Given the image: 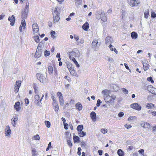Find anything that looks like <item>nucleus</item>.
<instances>
[{
    "label": "nucleus",
    "instance_id": "f257e3e1",
    "mask_svg": "<svg viewBox=\"0 0 156 156\" xmlns=\"http://www.w3.org/2000/svg\"><path fill=\"white\" fill-rule=\"evenodd\" d=\"M36 76L38 80L42 83H44L48 81L47 75L45 76L40 73H37L36 74Z\"/></svg>",
    "mask_w": 156,
    "mask_h": 156
},
{
    "label": "nucleus",
    "instance_id": "f03ea898",
    "mask_svg": "<svg viewBox=\"0 0 156 156\" xmlns=\"http://www.w3.org/2000/svg\"><path fill=\"white\" fill-rule=\"evenodd\" d=\"M52 13L54 20L53 22L54 23H55L58 21L60 19V13L57 10V8H55L54 11L52 12Z\"/></svg>",
    "mask_w": 156,
    "mask_h": 156
},
{
    "label": "nucleus",
    "instance_id": "7ed1b4c3",
    "mask_svg": "<svg viewBox=\"0 0 156 156\" xmlns=\"http://www.w3.org/2000/svg\"><path fill=\"white\" fill-rule=\"evenodd\" d=\"M44 97V95L43 94L41 97L40 98L39 94H36L34 96V103L37 106H40V103L42 104L41 102L43 98Z\"/></svg>",
    "mask_w": 156,
    "mask_h": 156
},
{
    "label": "nucleus",
    "instance_id": "20e7f679",
    "mask_svg": "<svg viewBox=\"0 0 156 156\" xmlns=\"http://www.w3.org/2000/svg\"><path fill=\"white\" fill-rule=\"evenodd\" d=\"M26 4L24 11L22 12L21 16L22 19H24L27 17L28 13L29 3L27 2Z\"/></svg>",
    "mask_w": 156,
    "mask_h": 156
},
{
    "label": "nucleus",
    "instance_id": "39448f33",
    "mask_svg": "<svg viewBox=\"0 0 156 156\" xmlns=\"http://www.w3.org/2000/svg\"><path fill=\"white\" fill-rule=\"evenodd\" d=\"M80 56V53L77 49H74L72 51L69 53V57L71 56L79 57Z\"/></svg>",
    "mask_w": 156,
    "mask_h": 156
},
{
    "label": "nucleus",
    "instance_id": "423d86ee",
    "mask_svg": "<svg viewBox=\"0 0 156 156\" xmlns=\"http://www.w3.org/2000/svg\"><path fill=\"white\" fill-rule=\"evenodd\" d=\"M5 133L6 136L8 137H11V130L10 129V127L9 125H7L5 126Z\"/></svg>",
    "mask_w": 156,
    "mask_h": 156
},
{
    "label": "nucleus",
    "instance_id": "0eeeda50",
    "mask_svg": "<svg viewBox=\"0 0 156 156\" xmlns=\"http://www.w3.org/2000/svg\"><path fill=\"white\" fill-rule=\"evenodd\" d=\"M130 107L132 108L139 111L141 109V106L137 103H135L130 105Z\"/></svg>",
    "mask_w": 156,
    "mask_h": 156
},
{
    "label": "nucleus",
    "instance_id": "6e6552de",
    "mask_svg": "<svg viewBox=\"0 0 156 156\" xmlns=\"http://www.w3.org/2000/svg\"><path fill=\"white\" fill-rule=\"evenodd\" d=\"M129 4L131 6H136L140 3L139 1L136 0H127Z\"/></svg>",
    "mask_w": 156,
    "mask_h": 156
},
{
    "label": "nucleus",
    "instance_id": "1a4fd4ad",
    "mask_svg": "<svg viewBox=\"0 0 156 156\" xmlns=\"http://www.w3.org/2000/svg\"><path fill=\"white\" fill-rule=\"evenodd\" d=\"M104 15V12L103 11L99 10L97 11L95 13V17L97 19H101L102 15Z\"/></svg>",
    "mask_w": 156,
    "mask_h": 156
},
{
    "label": "nucleus",
    "instance_id": "9d476101",
    "mask_svg": "<svg viewBox=\"0 0 156 156\" xmlns=\"http://www.w3.org/2000/svg\"><path fill=\"white\" fill-rule=\"evenodd\" d=\"M33 32L34 34L38 32L39 31V28L37 24L36 23H34L32 25Z\"/></svg>",
    "mask_w": 156,
    "mask_h": 156
},
{
    "label": "nucleus",
    "instance_id": "9b49d317",
    "mask_svg": "<svg viewBox=\"0 0 156 156\" xmlns=\"http://www.w3.org/2000/svg\"><path fill=\"white\" fill-rule=\"evenodd\" d=\"M21 84V81H16V84L15 85L14 87V91L15 93H17L19 90L20 87V86Z\"/></svg>",
    "mask_w": 156,
    "mask_h": 156
},
{
    "label": "nucleus",
    "instance_id": "f8f14e48",
    "mask_svg": "<svg viewBox=\"0 0 156 156\" xmlns=\"http://www.w3.org/2000/svg\"><path fill=\"white\" fill-rule=\"evenodd\" d=\"M8 20L10 22V24L12 26H13L15 22V18L13 15L11 16H9Z\"/></svg>",
    "mask_w": 156,
    "mask_h": 156
},
{
    "label": "nucleus",
    "instance_id": "ddd939ff",
    "mask_svg": "<svg viewBox=\"0 0 156 156\" xmlns=\"http://www.w3.org/2000/svg\"><path fill=\"white\" fill-rule=\"evenodd\" d=\"M18 120L17 116L16 115L11 119V124L14 127H15L16 125V122Z\"/></svg>",
    "mask_w": 156,
    "mask_h": 156
},
{
    "label": "nucleus",
    "instance_id": "4468645a",
    "mask_svg": "<svg viewBox=\"0 0 156 156\" xmlns=\"http://www.w3.org/2000/svg\"><path fill=\"white\" fill-rule=\"evenodd\" d=\"M140 124L142 127L147 129H148L150 127V125L149 123L145 122H141Z\"/></svg>",
    "mask_w": 156,
    "mask_h": 156
},
{
    "label": "nucleus",
    "instance_id": "2eb2a0df",
    "mask_svg": "<svg viewBox=\"0 0 156 156\" xmlns=\"http://www.w3.org/2000/svg\"><path fill=\"white\" fill-rule=\"evenodd\" d=\"M113 42V38L111 37H106L105 38V43L107 45H110Z\"/></svg>",
    "mask_w": 156,
    "mask_h": 156
},
{
    "label": "nucleus",
    "instance_id": "dca6fc26",
    "mask_svg": "<svg viewBox=\"0 0 156 156\" xmlns=\"http://www.w3.org/2000/svg\"><path fill=\"white\" fill-rule=\"evenodd\" d=\"M14 107L16 111H19L21 109L20 103L19 101L16 102L14 105Z\"/></svg>",
    "mask_w": 156,
    "mask_h": 156
},
{
    "label": "nucleus",
    "instance_id": "f3484780",
    "mask_svg": "<svg viewBox=\"0 0 156 156\" xmlns=\"http://www.w3.org/2000/svg\"><path fill=\"white\" fill-rule=\"evenodd\" d=\"M90 116L91 119L95 121L96 119V113L94 112H92L90 113Z\"/></svg>",
    "mask_w": 156,
    "mask_h": 156
},
{
    "label": "nucleus",
    "instance_id": "a211bd4d",
    "mask_svg": "<svg viewBox=\"0 0 156 156\" xmlns=\"http://www.w3.org/2000/svg\"><path fill=\"white\" fill-rule=\"evenodd\" d=\"M41 50H39L38 49H37L34 55L35 58H38L41 56Z\"/></svg>",
    "mask_w": 156,
    "mask_h": 156
},
{
    "label": "nucleus",
    "instance_id": "6ab92c4d",
    "mask_svg": "<svg viewBox=\"0 0 156 156\" xmlns=\"http://www.w3.org/2000/svg\"><path fill=\"white\" fill-rule=\"evenodd\" d=\"M89 28V23L87 22L83 24L82 26V28L85 30L87 31Z\"/></svg>",
    "mask_w": 156,
    "mask_h": 156
},
{
    "label": "nucleus",
    "instance_id": "aec40b11",
    "mask_svg": "<svg viewBox=\"0 0 156 156\" xmlns=\"http://www.w3.org/2000/svg\"><path fill=\"white\" fill-rule=\"evenodd\" d=\"M70 59L74 62L77 67H80V65L78 63L76 59L74 58V57L71 56L70 57Z\"/></svg>",
    "mask_w": 156,
    "mask_h": 156
},
{
    "label": "nucleus",
    "instance_id": "412c9836",
    "mask_svg": "<svg viewBox=\"0 0 156 156\" xmlns=\"http://www.w3.org/2000/svg\"><path fill=\"white\" fill-rule=\"evenodd\" d=\"M104 99L106 102L110 103H112V100H111L110 96L109 95L106 96L104 98Z\"/></svg>",
    "mask_w": 156,
    "mask_h": 156
},
{
    "label": "nucleus",
    "instance_id": "4be33fe9",
    "mask_svg": "<svg viewBox=\"0 0 156 156\" xmlns=\"http://www.w3.org/2000/svg\"><path fill=\"white\" fill-rule=\"evenodd\" d=\"M32 156H37V154L38 152L36 149L33 147L31 148Z\"/></svg>",
    "mask_w": 156,
    "mask_h": 156
},
{
    "label": "nucleus",
    "instance_id": "5701e85b",
    "mask_svg": "<svg viewBox=\"0 0 156 156\" xmlns=\"http://www.w3.org/2000/svg\"><path fill=\"white\" fill-rule=\"evenodd\" d=\"M109 90L107 89L104 90L102 91V93L103 94L104 98L106 96H108L109 95Z\"/></svg>",
    "mask_w": 156,
    "mask_h": 156
},
{
    "label": "nucleus",
    "instance_id": "b1692460",
    "mask_svg": "<svg viewBox=\"0 0 156 156\" xmlns=\"http://www.w3.org/2000/svg\"><path fill=\"white\" fill-rule=\"evenodd\" d=\"M53 108L55 111L58 112L59 110V107L57 102L53 103Z\"/></svg>",
    "mask_w": 156,
    "mask_h": 156
},
{
    "label": "nucleus",
    "instance_id": "393cba45",
    "mask_svg": "<svg viewBox=\"0 0 156 156\" xmlns=\"http://www.w3.org/2000/svg\"><path fill=\"white\" fill-rule=\"evenodd\" d=\"M100 44V43L98 42L97 40H95L93 41L92 43V45L93 47H96L97 46H99Z\"/></svg>",
    "mask_w": 156,
    "mask_h": 156
},
{
    "label": "nucleus",
    "instance_id": "a878e982",
    "mask_svg": "<svg viewBox=\"0 0 156 156\" xmlns=\"http://www.w3.org/2000/svg\"><path fill=\"white\" fill-rule=\"evenodd\" d=\"M75 106L76 108L79 111L81 110L82 109V105L80 103L76 104Z\"/></svg>",
    "mask_w": 156,
    "mask_h": 156
},
{
    "label": "nucleus",
    "instance_id": "bb28decb",
    "mask_svg": "<svg viewBox=\"0 0 156 156\" xmlns=\"http://www.w3.org/2000/svg\"><path fill=\"white\" fill-rule=\"evenodd\" d=\"M142 64L143 65V68L144 70L145 71L147 70L149 68V65L144 62H143Z\"/></svg>",
    "mask_w": 156,
    "mask_h": 156
},
{
    "label": "nucleus",
    "instance_id": "cd10ccee",
    "mask_svg": "<svg viewBox=\"0 0 156 156\" xmlns=\"http://www.w3.org/2000/svg\"><path fill=\"white\" fill-rule=\"evenodd\" d=\"M48 73L49 74H52L53 72V68L52 66H49L48 67Z\"/></svg>",
    "mask_w": 156,
    "mask_h": 156
},
{
    "label": "nucleus",
    "instance_id": "c85d7f7f",
    "mask_svg": "<svg viewBox=\"0 0 156 156\" xmlns=\"http://www.w3.org/2000/svg\"><path fill=\"white\" fill-rule=\"evenodd\" d=\"M131 37L133 39H136L137 37V34L135 32H133L131 34Z\"/></svg>",
    "mask_w": 156,
    "mask_h": 156
},
{
    "label": "nucleus",
    "instance_id": "c756f323",
    "mask_svg": "<svg viewBox=\"0 0 156 156\" xmlns=\"http://www.w3.org/2000/svg\"><path fill=\"white\" fill-rule=\"evenodd\" d=\"M59 101L60 105L62 106H63L64 105V100L63 97L59 98Z\"/></svg>",
    "mask_w": 156,
    "mask_h": 156
},
{
    "label": "nucleus",
    "instance_id": "7c9ffc66",
    "mask_svg": "<svg viewBox=\"0 0 156 156\" xmlns=\"http://www.w3.org/2000/svg\"><path fill=\"white\" fill-rule=\"evenodd\" d=\"M101 20L103 22H105L107 20V18L105 15V14L104 13V15H102L101 18Z\"/></svg>",
    "mask_w": 156,
    "mask_h": 156
},
{
    "label": "nucleus",
    "instance_id": "2f4dec72",
    "mask_svg": "<svg viewBox=\"0 0 156 156\" xmlns=\"http://www.w3.org/2000/svg\"><path fill=\"white\" fill-rule=\"evenodd\" d=\"M117 153L119 156H123L124 155L122 151L120 149L118 150Z\"/></svg>",
    "mask_w": 156,
    "mask_h": 156
},
{
    "label": "nucleus",
    "instance_id": "473e14b6",
    "mask_svg": "<svg viewBox=\"0 0 156 156\" xmlns=\"http://www.w3.org/2000/svg\"><path fill=\"white\" fill-rule=\"evenodd\" d=\"M154 106V105L151 103H148L146 105V107L148 108H152Z\"/></svg>",
    "mask_w": 156,
    "mask_h": 156
},
{
    "label": "nucleus",
    "instance_id": "72a5a7b5",
    "mask_svg": "<svg viewBox=\"0 0 156 156\" xmlns=\"http://www.w3.org/2000/svg\"><path fill=\"white\" fill-rule=\"evenodd\" d=\"M79 135L80 136L82 137L86 135V133L85 132H84L82 131H80L78 133Z\"/></svg>",
    "mask_w": 156,
    "mask_h": 156
},
{
    "label": "nucleus",
    "instance_id": "f704fd0d",
    "mask_svg": "<svg viewBox=\"0 0 156 156\" xmlns=\"http://www.w3.org/2000/svg\"><path fill=\"white\" fill-rule=\"evenodd\" d=\"M21 26L23 27V29H25L26 26V23L24 19H23L21 21Z\"/></svg>",
    "mask_w": 156,
    "mask_h": 156
},
{
    "label": "nucleus",
    "instance_id": "c9c22d12",
    "mask_svg": "<svg viewBox=\"0 0 156 156\" xmlns=\"http://www.w3.org/2000/svg\"><path fill=\"white\" fill-rule=\"evenodd\" d=\"M34 40L37 43L40 42V39L38 36H35L33 37Z\"/></svg>",
    "mask_w": 156,
    "mask_h": 156
},
{
    "label": "nucleus",
    "instance_id": "e433bc0d",
    "mask_svg": "<svg viewBox=\"0 0 156 156\" xmlns=\"http://www.w3.org/2000/svg\"><path fill=\"white\" fill-rule=\"evenodd\" d=\"M83 129V126L82 125H79L77 128V130L79 132L82 131Z\"/></svg>",
    "mask_w": 156,
    "mask_h": 156
},
{
    "label": "nucleus",
    "instance_id": "4c0bfd02",
    "mask_svg": "<svg viewBox=\"0 0 156 156\" xmlns=\"http://www.w3.org/2000/svg\"><path fill=\"white\" fill-rule=\"evenodd\" d=\"M55 31L51 30L50 33V34L51 35V37L54 39L56 38V37L55 36Z\"/></svg>",
    "mask_w": 156,
    "mask_h": 156
},
{
    "label": "nucleus",
    "instance_id": "58836bf2",
    "mask_svg": "<svg viewBox=\"0 0 156 156\" xmlns=\"http://www.w3.org/2000/svg\"><path fill=\"white\" fill-rule=\"evenodd\" d=\"M73 139L74 142V143H76V142H78V141H79V137L78 136H73Z\"/></svg>",
    "mask_w": 156,
    "mask_h": 156
},
{
    "label": "nucleus",
    "instance_id": "ea45409f",
    "mask_svg": "<svg viewBox=\"0 0 156 156\" xmlns=\"http://www.w3.org/2000/svg\"><path fill=\"white\" fill-rule=\"evenodd\" d=\"M82 0H76L75 5L76 6H78L81 4Z\"/></svg>",
    "mask_w": 156,
    "mask_h": 156
},
{
    "label": "nucleus",
    "instance_id": "a19ab883",
    "mask_svg": "<svg viewBox=\"0 0 156 156\" xmlns=\"http://www.w3.org/2000/svg\"><path fill=\"white\" fill-rule=\"evenodd\" d=\"M40 139L39 136L38 134H37L32 137V139L35 140H38Z\"/></svg>",
    "mask_w": 156,
    "mask_h": 156
},
{
    "label": "nucleus",
    "instance_id": "79ce46f5",
    "mask_svg": "<svg viewBox=\"0 0 156 156\" xmlns=\"http://www.w3.org/2000/svg\"><path fill=\"white\" fill-rule=\"evenodd\" d=\"M44 123L45 125L48 128H50V127L51 123L49 121H45Z\"/></svg>",
    "mask_w": 156,
    "mask_h": 156
},
{
    "label": "nucleus",
    "instance_id": "37998d69",
    "mask_svg": "<svg viewBox=\"0 0 156 156\" xmlns=\"http://www.w3.org/2000/svg\"><path fill=\"white\" fill-rule=\"evenodd\" d=\"M105 59L108 60V62H112L113 61V59L112 58H110L108 56H106L105 57Z\"/></svg>",
    "mask_w": 156,
    "mask_h": 156
},
{
    "label": "nucleus",
    "instance_id": "c03bdc74",
    "mask_svg": "<svg viewBox=\"0 0 156 156\" xmlns=\"http://www.w3.org/2000/svg\"><path fill=\"white\" fill-rule=\"evenodd\" d=\"M112 87H113V90L115 91H117L118 90V87L115 84H113L112 85Z\"/></svg>",
    "mask_w": 156,
    "mask_h": 156
},
{
    "label": "nucleus",
    "instance_id": "a18cd8bd",
    "mask_svg": "<svg viewBox=\"0 0 156 156\" xmlns=\"http://www.w3.org/2000/svg\"><path fill=\"white\" fill-rule=\"evenodd\" d=\"M144 17L146 18H148V15H149V11L148 10H146L145 11L144 13Z\"/></svg>",
    "mask_w": 156,
    "mask_h": 156
},
{
    "label": "nucleus",
    "instance_id": "49530a36",
    "mask_svg": "<svg viewBox=\"0 0 156 156\" xmlns=\"http://www.w3.org/2000/svg\"><path fill=\"white\" fill-rule=\"evenodd\" d=\"M50 51H48L47 50L45 51L44 52V55L46 57L50 55Z\"/></svg>",
    "mask_w": 156,
    "mask_h": 156
},
{
    "label": "nucleus",
    "instance_id": "de8ad7c7",
    "mask_svg": "<svg viewBox=\"0 0 156 156\" xmlns=\"http://www.w3.org/2000/svg\"><path fill=\"white\" fill-rule=\"evenodd\" d=\"M101 131L103 134H105L107 132L108 130L106 129H101Z\"/></svg>",
    "mask_w": 156,
    "mask_h": 156
},
{
    "label": "nucleus",
    "instance_id": "09e8293b",
    "mask_svg": "<svg viewBox=\"0 0 156 156\" xmlns=\"http://www.w3.org/2000/svg\"><path fill=\"white\" fill-rule=\"evenodd\" d=\"M136 119V118L135 116H132L129 117L128 118V121H130L132 120L135 119Z\"/></svg>",
    "mask_w": 156,
    "mask_h": 156
},
{
    "label": "nucleus",
    "instance_id": "8fccbe9b",
    "mask_svg": "<svg viewBox=\"0 0 156 156\" xmlns=\"http://www.w3.org/2000/svg\"><path fill=\"white\" fill-rule=\"evenodd\" d=\"M147 80L148 81H150L151 83H154V81L152 80L151 77H148Z\"/></svg>",
    "mask_w": 156,
    "mask_h": 156
},
{
    "label": "nucleus",
    "instance_id": "3c124183",
    "mask_svg": "<svg viewBox=\"0 0 156 156\" xmlns=\"http://www.w3.org/2000/svg\"><path fill=\"white\" fill-rule=\"evenodd\" d=\"M70 73L73 76H76V73L74 70L73 71H71Z\"/></svg>",
    "mask_w": 156,
    "mask_h": 156
},
{
    "label": "nucleus",
    "instance_id": "603ef678",
    "mask_svg": "<svg viewBox=\"0 0 156 156\" xmlns=\"http://www.w3.org/2000/svg\"><path fill=\"white\" fill-rule=\"evenodd\" d=\"M67 144L70 147H72V146L73 145L72 143V142L70 140H67Z\"/></svg>",
    "mask_w": 156,
    "mask_h": 156
},
{
    "label": "nucleus",
    "instance_id": "864d4df0",
    "mask_svg": "<svg viewBox=\"0 0 156 156\" xmlns=\"http://www.w3.org/2000/svg\"><path fill=\"white\" fill-rule=\"evenodd\" d=\"M111 100H112V103L113 102L114 100H115L116 98V97L114 95H112L110 96Z\"/></svg>",
    "mask_w": 156,
    "mask_h": 156
},
{
    "label": "nucleus",
    "instance_id": "5fc2aeb1",
    "mask_svg": "<svg viewBox=\"0 0 156 156\" xmlns=\"http://www.w3.org/2000/svg\"><path fill=\"white\" fill-rule=\"evenodd\" d=\"M148 112L149 113H151L152 115L153 116H156V112H151L150 110H149Z\"/></svg>",
    "mask_w": 156,
    "mask_h": 156
},
{
    "label": "nucleus",
    "instance_id": "6e6d98bb",
    "mask_svg": "<svg viewBox=\"0 0 156 156\" xmlns=\"http://www.w3.org/2000/svg\"><path fill=\"white\" fill-rule=\"evenodd\" d=\"M64 126V128L66 129H68V125L66 123H65V122H63Z\"/></svg>",
    "mask_w": 156,
    "mask_h": 156
},
{
    "label": "nucleus",
    "instance_id": "4d7b16f0",
    "mask_svg": "<svg viewBox=\"0 0 156 156\" xmlns=\"http://www.w3.org/2000/svg\"><path fill=\"white\" fill-rule=\"evenodd\" d=\"M122 91L125 94H127L128 93V90L125 88H123L122 89Z\"/></svg>",
    "mask_w": 156,
    "mask_h": 156
},
{
    "label": "nucleus",
    "instance_id": "13d9d810",
    "mask_svg": "<svg viewBox=\"0 0 156 156\" xmlns=\"http://www.w3.org/2000/svg\"><path fill=\"white\" fill-rule=\"evenodd\" d=\"M57 95L58 98H61L63 97L62 94L60 92H58L57 93Z\"/></svg>",
    "mask_w": 156,
    "mask_h": 156
},
{
    "label": "nucleus",
    "instance_id": "bf43d9fd",
    "mask_svg": "<svg viewBox=\"0 0 156 156\" xmlns=\"http://www.w3.org/2000/svg\"><path fill=\"white\" fill-rule=\"evenodd\" d=\"M51 98H52V99L53 100V103H56L57 102L56 101V100L55 99V98L54 97V96L52 94H51Z\"/></svg>",
    "mask_w": 156,
    "mask_h": 156
},
{
    "label": "nucleus",
    "instance_id": "052dcab7",
    "mask_svg": "<svg viewBox=\"0 0 156 156\" xmlns=\"http://www.w3.org/2000/svg\"><path fill=\"white\" fill-rule=\"evenodd\" d=\"M101 103H102L101 101L99 99H98L97 101V104H96L97 106L98 107L99 106L100 104H101Z\"/></svg>",
    "mask_w": 156,
    "mask_h": 156
},
{
    "label": "nucleus",
    "instance_id": "680f3d73",
    "mask_svg": "<svg viewBox=\"0 0 156 156\" xmlns=\"http://www.w3.org/2000/svg\"><path fill=\"white\" fill-rule=\"evenodd\" d=\"M151 13V16L152 17L154 18L156 17V14L155 12H152Z\"/></svg>",
    "mask_w": 156,
    "mask_h": 156
},
{
    "label": "nucleus",
    "instance_id": "e2e57ef3",
    "mask_svg": "<svg viewBox=\"0 0 156 156\" xmlns=\"http://www.w3.org/2000/svg\"><path fill=\"white\" fill-rule=\"evenodd\" d=\"M67 67L68 68V69H69L73 67L72 66V65L69 63V64H68L67 65Z\"/></svg>",
    "mask_w": 156,
    "mask_h": 156
},
{
    "label": "nucleus",
    "instance_id": "0e129e2a",
    "mask_svg": "<svg viewBox=\"0 0 156 156\" xmlns=\"http://www.w3.org/2000/svg\"><path fill=\"white\" fill-rule=\"evenodd\" d=\"M81 145L82 147H86V144L85 142H82L81 143Z\"/></svg>",
    "mask_w": 156,
    "mask_h": 156
},
{
    "label": "nucleus",
    "instance_id": "69168bd1",
    "mask_svg": "<svg viewBox=\"0 0 156 156\" xmlns=\"http://www.w3.org/2000/svg\"><path fill=\"white\" fill-rule=\"evenodd\" d=\"M124 114L122 112H120L118 114V116L119 117H122L123 116Z\"/></svg>",
    "mask_w": 156,
    "mask_h": 156
},
{
    "label": "nucleus",
    "instance_id": "338daca9",
    "mask_svg": "<svg viewBox=\"0 0 156 156\" xmlns=\"http://www.w3.org/2000/svg\"><path fill=\"white\" fill-rule=\"evenodd\" d=\"M74 38L76 41H77L79 39V37L78 36H77L76 35H74Z\"/></svg>",
    "mask_w": 156,
    "mask_h": 156
},
{
    "label": "nucleus",
    "instance_id": "774afa93",
    "mask_svg": "<svg viewBox=\"0 0 156 156\" xmlns=\"http://www.w3.org/2000/svg\"><path fill=\"white\" fill-rule=\"evenodd\" d=\"M64 78L65 79L69 81H70V78L69 77L67 76H65Z\"/></svg>",
    "mask_w": 156,
    "mask_h": 156
}]
</instances>
